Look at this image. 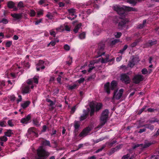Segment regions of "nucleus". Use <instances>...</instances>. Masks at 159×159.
Returning <instances> with one entry per match:
<instances>
[{
	"mask_svg": "<svg viewBox=\"0 0 159 159\" xmlns=\"http://www.w3.org/2000/svg\"><path fill=\"white\" fill-rule=\"evenodd\" d=\"M104 48V44L100 43L98 44V48L95 51V53L97 54L98 56L96 57L97 58L102 56V57L101 58H98V59L90 62V64L89 65V68L88 70L89 72H91L92 70L94 68V64L96 63L99 62L102 63H105L109 61L111 62L114 60V58L112 59H109L108 55L104 56L105 52H103V51Z\"/></svg>",
	"mask_w": 159,
	"mask_h": 159,
	"instance_id": "1",
	"label": "nucleus"
},
{
	"mask_svg": "<svg viewBox=\"0 0 159 159\" xmlns=\"http://www.w3.org/2000/svg\"><path fill=\"white\" fill-rule=\"evenodd\" d=\"M38 77L35 76L33 79L28 80L27 81L26 84H23L21 87L22 92L23 93H27L31 91L35 86L34 83L37 84L38 82Z\"/></svg>",
	"mask_w": 159,
	"mask_h": 159,
	"instance_id": "2",
	"label": "nucleus"
},
{
	"mask_svg": "<svg viewBox=\"0 0 159 159\" xmlns=\"http://www.w3.org/2000/svg\"><path fill=\"white\" fill-rule=\"evenodd\" d=\"M114 10L116 11L120 15L122 16L120 17L121 19H123L125 17V11H135L136 9L135 8L124 6L121 7L118 5H115L114 6Z\"/></svg>",
	"mask_w": 159,
	"mask_h": 159,
	"instance_id": "3",
	"label": "nucleus"
},
{
	"mask_svg": "<svg viewBox=\"0 0 159 159\" xmlns=\"http://www.w3.org/2000/svg\"><path fill=\"white\" fill-rule=\"evenodd\" d=\"M37 154L38 157L36 159H44L43 157H47L49 155V153L45 150L43 146H40L38 148Z\"/></svg>",
	"mask_w": 159,
	"mask_h": 159,
	"instance_id": "4",
	"label": "nucleus"
},
{
	"mask_svg": "<svg viewBox=\"0 0 159 159\" xmlns=\"http://www.w3.org/2000/svg\"><path fill=\"white\" fill-rule=\"evenodd\" d=\"M89 106L91 108L90 115L91 116L93 115L95 109L96 111H98L101 108L102 105L100 103L92 102L90 103Z\"/></svg>",
	"mask_w": 159,
	"mask_h": 159,
	"instance_id": "5",
	"label": "nucleus"
},
{
	"mask_svg": "<svg viewBox=\"0 0 159 159\" xmlns=\"http://www.w3.org/2000/svg\"><path fill=\"white\" fill-rule=\"evenodd\" d=\"M117 86V83L115 81H113L111 82V86H110V83L107 82L104 85V89L105 90L108 94L110 93V89L113 90L115 89Z\"/></svg>",
	"mask_w": 159,
	"mask_h": 159,
	"instance_id": "6",
	"label": "nucleus"
},
{
	"mask_svg": "<svg viewBox=\"0 0 159 159\" xmlns=\"http://www.w3.org/2000/svg\"><path fill=\"white\" fill-rule=\"evenodd\" d=\"M108 114L109 111L107 110H105L102 112L100 117L101 125L98 128H101L105 124L108 118Z\"/></svg>",
	"mask_w": 159,
	"mask_h": 159,
	"instance_id": "7",
	"label": "nucleus"
},
{
	"mask_svg": "<svg viewBox=\"0 0 159 159\" xmlns=\"http://www.w3.org/2000/svg\"><path fill=\"white\" fill-rule=\"evenodd\" d=\"M124 90L123 89H120L119 90L117 89L114 91L113 99H119L122 96Z\"/></svg>",
	"mask_w": 159,
	"mask_h": 159,
	"instance_id": "8",
	"label": "nucleus"
},
{
	"mask_svg": "<svg viewBox=\"0 0 159 159\" xmlns=\"http://www.w3.org/2000/svg\"><path fill=\"white\" fill-rule=\"evenodd\" d=\"M90 2H91L92 5L93 6L94 9H97L99 7L98 4H102L104 3V2H102V0H90Z\"/></svg>",
	"mask_w": 159,
	"mask_h": 159,
	"instance_id": "9",
	"label": "nucleus"
},
{
	"mask_svg": "<svg viewBox=\"0 0 159 159\" xmlns=\"http://www.w3.org/2000/svg\"><path fill=\"white\" fill-rule=\"evenodd\" d=\"M143 79V76L141 75H138L134 76L133 78V82L136 84L139 83Z\"/></svg>",
	"mask_w": 159,
	"mask_h": 159,
	"instance_id": "10",
	"label": "nucleus"
},
{
	"mask_svg": "<svg viewBox=\"0 0 159 159\" xmlns=\"http://www.w3.org/2000/svg\"><path fill=\"white\" fill-rule=\"evenodd\" d=\"M120 80L126 84L129 83L130 82L129 77L126 74H123L121 75Z\"/></svg>",
	"mask_w": 159,
	"mask_h": 159,
	"instance_id": "11",
	"label": "nucleus"
},
{
	"mask_svg": "<svg viewBox=\"0 0 159 159\" xmlns=\"http://www.w3.org/2000/svg\"><path fill=\"white\" fill-rule=\"evenodd\" d=\"M91 127H88L84 129L79 134L80 137H84L87 135L91 130Z\"/></svg>",
	"mask_w": 159,
	"mask_h": 159,
	"instance_id": "12",
	"label": "nucleus"
},
{
	"mask_svg": "<svg viewBox=\"0 0 159 159\" xmlns=\"http://www.w3.org/2000/svg\"><path fill=\"white\" fill-rule=\"evenodd\" d=\"M45 68L44 65V62L43 61L40 60L39 61L37 65V70L39 71L40 69H43Z\"/></svg>",
	"mask_w": 159,
	"mask_h": 159,
	"instance_id": "13",
	"label": "nucleus"
},
{
	"mask_svg": "<svg viewBox=\"0 0 159 159\" xmlns=\"http://www.w3.org/2000/svg\"><path fill=\"white\" fill-rule=\"evenodd\" d=\"M28 133L36 137L38 136V134L36 132L35 129L34 127L30 128L28 130Z\"/></svg>",
	"mask_w": 159,
	"mask_h": 159,
	"instance_id": "14",
	"label": "nucleus"
},
{
	"mask_svg": "<svg viewBox=\"0 0 159 159\" xmlns=\"http://www.w3.org/2000/svg\"><path fill=\"white\" fill-rule=\"evenodd\" d=\"M30 116L28 115L27 116L21 119L20 121L22 123L27 124L29 122L30 119Z\"/></svg>",
	"mask_w": 159,
	"mask_h": 159,
	"instance_id": "15",
	"label": "nucleus"
},
{
	"mask_svg": "<svg viewBox=\"0 0 159 159\" xmlns=\"http://www.w3.org/2000/svg\"><path fill=\"white\" fill-rule=\"evenodd\" d=\"M89 111V109H88L87 111L84 110V114L80 117V121H82L86 118L87 116Z\"/></svg>",
	"mask_w": 159,
	"mask_h": 159,
	"instance_id": "16",
	"label": "nucleus"
},
{
	"mask_svg": "<svg viewBox=\"0 0 159 159\" xmlns=\"http://www.w3.org/2000/svg\"><path fill=\"white\" fill-rule=\"evenodd\" d=\"M93 27L95 30L93 32V34L94 35H98L100 33V30L98 27V25H93Z\"/></svg>",
	"mask_w": 159,
	"mask_h": 159,
	"instance_id": "17",
	"label": "nucleus"
},
{
	"mask_svg": "<svg viewBox=\"0 0 159 159\" xmlns=\"http://www.w3.org/2000/svg\"><path fill=\"white\" fill-rule=\"evenodd\" d=\"M151 143H146L144 145H143V144H136L134 147V148H136L140 146H141L142 147H143V148H145L146 147H148L149 146L151 145Z\"/></svg>",
	"mask_w": 159,
	"mask_h": 159,
	"instance_id": "18",
	"label": "nucleus"
},
{
	"mask_svg": "<svg viewBox=\"0 0 159 159\" xmlns=\"http://www.w3.org/2000/svg\"><path fill=\"white\" fill-rule=\"evenodd\" d=\"M68 11L69 12V16H75L76 17L77 15H76L75 10L73 8H71L68 9Z\"/></svg>",
	"mask_w": 159,
	"mask_h": 159,
	"instance_id": "19",
	"label": "nucleus"
},
{
	"mask_svg": "<svg viewBox=\"0 0 159 159\" xmlns=\"http://www.w3.org/2000/svg\"><path fill=\"white\" fill-rule=\"evenodd\" d=\"M80 122L79 121H75L74 122V127H75V131L77 132L78 131L79 127L80 126Z\"/></svg>",
	"mask_w": 159,
	"mask_h": 159,
	"instance_id": "20",
	"label": "nucleus"
},
{
	"mask_svg": "<svg viewBox=\"0 0 159 159\" xmlns=\"http://www.w3.org/2000/svg\"><path fill=\"white\" fill-rule=\"evenodd\" d=\"M30 103V102L29 101H25L21 104V106L22 108L25 109L27 107Z\"/></svg>",
	"mask_w": 159,
	"mask_h": 159,
	"instance_id": "21",
	"label": "nucleus"
},
{
	"mask_svg": "<svg viewBox=\"0 0 159 159\" xmlns=\"http://www.w3.org/2000/svg\"><path fill=\"white\" fill-rule=\"evenodd\" d=\"M120 19L118 17H116L115 18L114 20V21L116 23H118L119 25H124L125 24V23L124 22H123L122 20L121 21V22H120L119 23V20Z\"/></svg>",
	"mask_w": 159,
	"mask_h": 159,
	"instance_id": "22",
	"label": "nucleus"
},
{
	"mask_svg": "<svg viewBox=\"0 0 159 159\" xmlns=\"http://www.w3.org/2000/svg\"><path fill=\"white\" fill-rule=\"evenodd\" d=\"M81 25H82L81 23H79L77 24L73 30L74 32L75 33H77L78 32L79 29L81 26Z\"/></svg>",
	"mask_w": 159,
	"mask_h": 159,
	"instance_id": "23",
	"label": "nucleus"
},
{
	"mask_svg": "<svg viewBox=\"0 0 159 159\" xmlns=\"http://www.w3.org/2000/svg\"><path fill=\"white\" fill-rule=\"evenodd\" d=\"M134 155H132L130 157V154H128L122 157V159H133Z\"/></svg>",
	"mask_w": 159,
	"mask_h": 159,
	"instance_id": "24",
	"label": "nucleus"
},
{
	"mask_svg": "<svg viewBox=\"0 0 159 159\" xmlns=\"http://www.w3.org/2000/svg\"><path fill=\"white\" fill-rule=\"evenodd\" d=\"M11 16L16 19H19L21 17V14H11Z\"/></svg>",
	"mask_w": 159,
	"mask_h": 159,
	"instance_id": "25",
	"label": "nucleus"
},
{
	"mask_svg": "<svg viewBox=\"0 0 159 159\" xmlns=\"http://www.w3.org/2000/svg\"><path fill=\"white\" fill-rule=\"evenodd\" d=\"M42 144L43 146H48L50 147V142L49 141L47 140H43L42 142Z\"/></svg>",
	"mask_w": 159,
	"mask_h": 159,
	"instance_id": "26",
	"label": "nucleus"
},
{
	"mask_svg": "<svg viewBox=\"0 0 159 159\" xmlns=\"http://www.w3.org/2000/svg\"><path fill=\"white\" fill-rule=\"evenodd\" d=\"M56 30L57 31L56 33H57L58 32H62V31H64V26H63V25H61L59 27L57 28L56 29Z\"/></svg>",
	"mask_w": 159,
	"mask_h": 159,
	"instance_id": "27",
	"label": "nucleus"
},
{
	"mask_svg": "<svg viewBox=\"0 0 159 159\" xmlns=\"http://www.w3.org/2000/svg\"><path fill=\"white\" fill-rule=\"evenodd\" d=\"M135 58H134L132 61H129L128 64V66L130 67H133L134 65L135 64V63L134 62V61L135 60Z\"/></svg>",
	"mask_w": 159,
	"mask_h": 159,
	"instance_id": "28",
	"label": "nucleus"
},
{
	"mask_svg": "<svg viewBox=\"0 0 159 159\" xmlns=\"http://www.w3.org/2000/svg\"><path fill=\"white\" fill-rule=\"evenodd\" d=\"M49 108L50 110L53 109L56 107L55 102H52L49 104Z\"/></svg>",
	"mask_w": 159,
	"mask_h": 159,
	"instance_id": "29",
	"label": "nucleus"
},
{
	"mask_svg": "<svg viewBox=\"0 0 159 159\" xmlns=\"http://www.w3.org/2000/svg\"><path fill=\"white\" fill-rule=\"evenodd\" d=\"M64 30L69 31L70 30V27L67 25V23H65L63 25Z\"/></svg>",
	"mask_w": 159,
	"mask_h": 159,
	"instance_id": "30",
	"label": "nucleus"
},
{
	"mask_svg": "<svg viewBox=\"0 0 159 159\" xmlns=\"http://www.w3.org/2000/svg\"><path fill=\"white\" fill-rule=\"evenodd\" d=\"M79 37L80 39H83L85 38V33L84 32H82L80 34L79 36Z\"/></svg>",
	"mask_w": 159,
	"mask_h": 159,
	"instance_id": "31",
	"label": "nucleus"
},
{
	"mask_svg": "<svg viewBox=\"0 0 159 159\" xmlns=\"http://www.w3.org/2000/svg\"><path fill=\"white\" fill-rule=\"evenodd\" d=\"M77 85L75 84L73 85H68L67 87L69 89L72 90L76 88Z\"/></svg>",
	"mask_w": 159,
	"mask_h": 159,
	"instance_id": "32",
	"label": "nucleus"
},
{
	"mask_svg": "<svg viewBox=\"0 0 159 159\" xmlns=\"http://www.w3.org/2000/svg\"><path fill=\"white\" fill-rule=\"evenodd\" d=\"M14 3L10 1L7 3V6L9 8H12L14 7Z\"/></svg>",
	"mask_w": 159,
	"mask_h": 159,
	"instance_id": "33",
	"label": "nucleus"
},
{
	"mask_svg": "<svg viewBox=\"0 0 159 159\" xmlns=\"http://www.w3.org/2000/svg\"><path fill=\"white\" fill-rule=\"evenodd\" d=\"M13 120H9L7 121V124L10 127H13L14 126V125L13 122Z\"/></svg>",
	"mask_w": 159,
	"mask_h": 159,
	"instance_id": "34",
	"label": "nucleus"
},
{
	"mask_svg": "<svg viewBox=\"0 0 159 159\" xmlns=\"http://www.w3.org/2000/svg\"><path fill=\"white\" fill-rule=\"evenodd\" d=\"M146 20H144L143 21V24L139 25L138 26V28L139 29H141V28H143L144 27L145 24L146 23Z\"/></svg>",
	"mask_w": 159,
	"mask_h": 159,
	"instance_id": "35",
	"label": "nucleus"
},
{
	"mask_svg": "<svg viewBox=\"0 0 159 159\" xmlns=\"http://www.w3.org/2000/svg\"><path fill=\"white\" fill-rule=\"evenodd\" d=\"M36 14L35 12L33 10H30L29 12V14L31 16H34Z\"/></svg>",
	"mask_w": 159,
	"mask_h": 159,
	"instance_id": "36",
	"label": "nucleus"
},
{
	"mask_svg": "<svg viewBox=\"0 0 159 159\" xmlns=\"http://www.w3.org/2000/svg\"><path fill=\"white\" fill-rule=\"evenodd\" d=\"M6 123L5 121L3 120L0 121V126L4 127L6 126Z\"/></svg>",
	"mask_w": 159,
	"mask_h": 159,
	"instance_id": "37",
	"label": "nucleus"
},
{
	"mask_svg": "<svg viewBox=\"0 0 159 159\" xmlns=\"http://www.w3.org/2000/svg\"><path fill=\"white\" fill-rule=\"evenodd\" d=\"M12 131L11 130H8L7 132L5 133V135L8 137H10L11 136L12 134Z\"/></svg>",
	"mask_w": 159,
	"mask_h": 159,
	"instance_id": "38",
	"label": "nucleus"
},
{
	"mask_svg": "<svg viewBox=\"0 0 159 159\" xmlns=\"http://www.w3.org/2000/svg\"><path fill=\"white\" fill-rule=\"evenodd\" d=\"M59 42L58 40H55V41H52L50 43H49L48 44V46L51 45L52 46H54L56 42Z\"/></svg>",
	"mask_w": 159,
	"mask_h": 159,
	"instance_id": "39",
	"label": "nucleus"
},
{
	"mask_svg": "<svg viewBox=\"0 0 159 159\" xmlns=\"http://www.w3.org/2000/svg\"><path fill=\"white\" fill-rule=\"evenodd\" d=\"M146 128L149 129L151 130H152L154 129V126L150 125H145Z\"/></svg>",
	"mask_w": 159,
	"mask_h": 159,
	"instance_id": "40",
	"label": "nucleus"
},
{
	"mask_svg": "<svg viewBox=\"0 0 159 159\" xmlns=\"http://www.w3.org/2000/svg\"><path fill=\"white\" fill-rule=\"evenodd\" d=\"M0 140L2 141L6 142L7 140V138L5 135L0 138Z\"/></svg>",
	"mask_w": 159,
	"mask_h": 159,
	"instance_id": "41",
	"label": "nucleus"
},
{
	"mask_svg": "<svg viewBox=\"0 0 159 159\" xmlns=\"http://www.w3.org/2000/svg\"><path fill=\"white\" fill-rule=\"evenodd\" d=\"M127 47L128 46L126 45H125L124 46L123 48L122 49L120 50V53L121 54L123 53L127 49Z\"/></svg>",
	"mask_w": 159,
	"mask_h": 159,
	"instance_id": "42",
	"label": "nucleus"
},
{
	"mask_svg": "<svg viewBox=\"0 0 159 159\" xmlns=\"http://www.w3.org/2000/svg\"><path fill=\"white\" fill-rule=\"evenodd\" d=\"M50 34L52 35L53 37H55L56 35V33L54 31V30H52L50 31Z\"/></svg>",
	"mask_w": 159,
	"mask_h": 159,
	"instance_id": "43",
	"label": "nucleus"
},
{
	"mask_svg": "<svg viewBox=\"0 0 159 159\" xmlns=\"http://www.w3.org/2000/svg\"><path fill=\"white\" fill-rule=\"evenodd\" d=\"M8 22V21L6 19H3L2 20H0V23H2L3 24H6Z\"/></svg>",
	"mask_w": 159,
	"mask_h": 159,
	"instance_id": "44",
	"label": "nucleus"
},
{
	"mask_svg": "<svg viewBox=\"0 0 159 159\" xmlns=\"http://www.w3.org/2000/svg\"><path fill=\"white\" fill-rule=\"evenodd\" d=\"M43 14V11L42 10L37 11V15L39 16L42 15Z\"/></svg>",
	"mask_w": 159,
	"mask_h": 159,
	"instance_id": "45",
	"label": "nucleus"
},
{
	"mask_svg": "<svg viewBox=\"0 0 159 159\" xmlns=\"http://www.w3.org/2000/svg\"><path fill=\"white\" fill-rule=\"evenodd\" d=\"M121 35V34L120 32H117L115 34V36L116 38H120Z\"/></svg>",
	"mask_w": 159,
	"mask_h": 159,
	"instance_id": "46",
	"label": "nucleus"
},
{
	"mask_svg": "<svg viewBox=\"0 0 159 159\" xmlns=\"http://www.w3.org/2000/svg\"><path fill=\"white\" fill-rule=\"evenodd\" d=\"M12 44V41H8L6 43V46L8 47H10Z\"/></svg>",
	"mask_w": 159,
	"mask_h": 159,
	"instance_id": "47",
	"label": "nucleus"
},
{
	"mask_svg": "<svg viewBox=\"0 0 159 159\" xmlns=\"http://www.w3.org/2000/svg\"><path fill=\"white\" fill-rule=\"evenodd\" d=\"M18 6L20 7H24L23 3L22 2H19Z\"/></svg>",
	"mask_w": 159,
	"mask_h": 159,
	"instance_id": "48",
	"label": "nucleus"
},
{
	"mask_svg": "<svg viewBox=\"0 0 159 159\" xmlns=\"http://www.w3.org/2000/svg\"><path fill=\"white\" fill-rule=\"evenodd\" d=\"M47 16L49 19H52L53 18V16L52 14L49 13H48V14L47 15Z\"/></svg>",
	"mask_w": 159,
	"mask_h": 159,
	"instance_id": "49",
	"label": "nucleus"
},
{
	"mask_svg": "<svg viewBox=\"0 0 159 159\" xmlns=\"http://www.w3.org/2000/svg\"><path fill=\"white\" fill-rule=\"evenodd\" d=\"M64 48L65 50L68 51L70 49V47L69 45L66 44L64 46Z\"/></svg>",
	"mask_w": 159,
	"mask_h": 159,
	"instance_id": "50",
	"label": "nucleus"
},
{
	"mask_svg": "<svg viewBox=\"0 0 159 159\" xmlns=\"http://www.w3.org/2000/svg\"><path fill=\"white\" fill-rule=\"evenodd\" d=\"M9 98L11 100L14 101L15 100L16 98L14 95H12L10 96Z\"/></svg>",
	"mask_w": 159,
	"mask_h": 159,
	"instance_id": "51",
	"label": "nucleus"
},
{
	"mask_svg": "<svg viewBox=\"0 0 159 159\" xmlns=\"http://www.w3.org/2000/svg\"><path fill=\"white\" fill-rule=\"evenodd\" d=\"M146 106H144L140 110L139 112L138 113V114H140L141 113H142V112L146 109Z\"/></svg>",
	"mask_w": 159,
	"mask_h": 159,
	"instance_id": "52",
	"label": "nucleus"
},
{
	"mask_svg": "<svg viewBox=\"0 0 159 159\" xmlns=\"http://www.w3.org/2000/svg\"><path fill=\"white\" fill-rule=\"evenodd\" d=\"M22 101V97L21 95H19L18 96V98L17 100L16 101L17 103L21 102Z\"/></svg>",
	"mask_w": 159,
	"mask_h": 159,
	"instance_id": "53",
	"label": "nucleus"
},
{
	"mask_svg": "<svg viewBox=\"0 0 159 159\" xmlns=\"http://www.w3.org/2000/svg\"><path fill=\"white\" fill-rule=\"evenodd\" d=\"M142 72L143 74H146L148 73V71L146 69H143L142 70Z\"/></svg>",
	"mask_w": 159,
	"mask_h": 159,
	"instance_id": "54",
	"label": "nucleus"
},
{
	"mask_svg": "<svg viewBox=\"0 0 159 159\" xmlns=\"http://www.w3.org/2000/svg\"><path fill=\"white\" fill-rule=\"evenodd\" d=\"M66 62L68 65H70L72 62V58L71 57H70L69 61H67Z\"/></svg>",
	"mask_w": 159,
	"mask_h": 159,
	"instance_id": "55",
	"label": "nucleus"
},
{
	"mask_svg": "<svg viewBox=\"0 0 159 159\" xmlns=\"http://www.w3.org/2000/svg\"><path fill=\"white\" fill-rule=\"evenodd\" d=\"M157 42L156 41H152V40L149 41V44L151 45H153L156 43Z\"/></svg>",
	"mask_w": 159,
	"mask_h": 159,
	"instance_id": "56",
	"label": "nucleus"
},
{
	"mask_svg": "<svg viewBox=\"0 0 159 159\" xmlns=\"http://www.w3.org/2000/svg\"><path fill=\"white\" fill-rule=\"evenodd\" d=\"M151 159H159V156L158 155H154L152 156L151 157Z\"/></svg>",
	"mask_w": 159,
	"mask_h": 159,
	"instance_id": "57",
	"label": "nucleus"
},
{
	"mask_svg": "<svg viewBox=\"0 0 159 159\" xmlns=\"http://www.w3.org/2000/svg\"><path fill=\"white\" fill-rule=\"evenodd\" d=\"M61 76L59 75L57 79V82L60 83V84H61Z\"/></svg>",
	"mask_w": 159,
	"mask_h": 159,
	"instance_id": "58",
	"label": "nucleus"
},
{
	"mask_svg": "<svg viewBox=\"0 0 159 159\" xmlns=\"http://www.w3.org/2000/svg\"><path fill=\"white\" fill-rule=\"evenodd\" d=\"M47 129V127L45 125H44L43 127V129L42 130V132H44L46 131Z\"/></svg>",
	"mask_w": 159,
	"mask_h": 159,
	"instance_id": "59",
	"label": "nucleus"
},
{
	"mask_svg": "<svg viewBox=\"0 0 159 159\" xmlns=\"http://www.w3.org/2000/svg\"><path fill=\"white\" fill-rule=\"evenodd\" d=\"M122 58V56H121L118 57L116 58V61L117 62L120 61Z\"/></svg>",
	"mask_w": 159,
	"mask_h": 159,
	"instance_id": "60",
	"label": "nucleus"
},
{
	"mask_svg": "<svg viewBox=\"0 0 159 159\" xmlns=\"http://www.w3.org/2000/svg\"><path fill=\"white\" fill-rule=\"evenodd\" d=\"M76 106H74L71 109V112L72 113H74L76 109Z\"/></svg>",
	"mask_w": 159,
	"mask_h": 159,
	"instance_id": "61",
	"label": "nucleus"
},
{
	"mask_svg": "<svg viewBox=\"0 0 159 159\" xmlns=\"http://www.w3.org/2000/svg\"><path fill=\"white\" fill-rule=\"evenodd\" d=\"M84 80V79L83 78H81L80 80H78L77 81L79 83H81L82 82H83Z\"/></svg>",
	"mask_w": 159,
	"mask_h": 159,
	"instance_id": "62",
	"label": "nucleus"
},
{
	"mask_svg": "<svg viewBox=\"0 0 159 159\" xmlns=\"http://www.w3.org/2000/svg\"><path fill=\"white\" fill-rule=\"evenodd\" d=\"M42 20L41 19H40L39 20H37V21L35 22V24L36 25H37L39 24V23H40L42 21Z\"/></svg>",
	"mask_w": 159,
	"mask_h": 159,
	"instance_id": "63",
	"label": "nucleus"
},
{
	"mask_svg": "<svg viewBox=\"0 0 159 159\" xmlns=\"http://www.w3.org/2000/svg\"><path fill=\"white\" fill-rule=\"evenodd\" d=\"M119 40L118 39H115L114 40H113L111 42V44L112 45L114 44L115 43H116Z\"/></svg>",
	"mask_w": 159,
	"mask_h": 159,
	"instance_id": "64",
	"label": "nucleus"
}]
</instances>
